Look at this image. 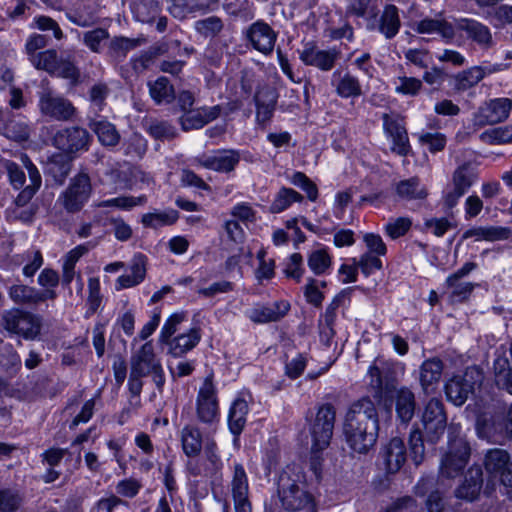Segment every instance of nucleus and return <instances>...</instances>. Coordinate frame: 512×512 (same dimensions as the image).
<instances>
[{
	"mask_svg": "<svg viewBox=\"0 0 512 512\" xmlns=\"http://www.w3.org/2000/svg\"><path fill=\"white\" fill-rule=\"evenodd\" d=\"M379 421L371 399L363 397L354 402L346 415L344 434L350 448L357 453H367L377 441Z\"/></svg>",
	"mask_w": 512,
	"mask_h": 512,
	"instance_id": "f257e3e1",
	"label": "nucleus"
},
{
	"mask_svg": "<svg viewBox=\"0 0 512 512\" xmlns=\"http://www.w3.org/2000/svg\"><path fill=\"white\" fill-rule=\"evenodd\" d=\"M302 475L294 466H286L277 478V497L288 512H317L313 496L305 489Z\"/></svg>",
	"mask_w": 512,
	"mask_h": 512,
	"instance_id": "f03ea898",
	"label": "nucleus"
},
{
	"mask_svg": "<svg viewBox=\"0 0 512 512\" xmlns=\"http://www.w3.org/2000/svg\"><path fill=\"white\" fill-rule=\"evenodd\" d=\"M33 66L44 70L52 76L63 78L71 85H76L80 79V70L75 65L71 55H58L53 49L39 52L33 57Z\"/></svg>",
	"mask_w": 512,
	"mask_h": 512,
	"instance_id": "7ed1b4c3",
	"label": "nucleus"
},
{
	"mask_svg": "<svg viewBox=\"0 0 512 512\" xmlns=\"http://www.w3.org/2000/svg\"><path fill=\"white\" fill-rule=\"evenodd\" d=\"M335 419L336 410L331 403H325L318 407L309 427L313 452L323 451L329 446L333 436Z\"/></svg>",
	"mask_w": 512,
	"mask_h": 512,
	"instance_id": "20e7f679",
	"label": "nucleus"
},
{
	"mask_svg": "<svg viewBox=\"0 0 512 512\" xmlns=\"http://www.w3.org/2000/svg\"><path fill=\"white\" fill-rule=\"evenodd\" d=\"M92 184L88 173L79 172L71 178L68 187L60 194L58 203L67 213H77L82 210L91 197Z\"/></svg>",
	"mask_w": 512,
	"mask_h": 512,
	"instance_id": "39448f33",
	"label": "nucleus"
},
{
	"mask_svg": "<svg viewBox=\"0 0 512 512\" xmlns=\"http://www.w3.org/2000/svg\"><path fill=\"white\" fill-rule=\"evenodd\" d=\"M0 326L26 340H35L41 331L40 320L33 314L19 309L4 311L0 316Z\"/></svg>",
	"mask_w": 512,
	"mask_h": 512,
	"instance_id": "423d86ee",
	"label": "nucleus"
},
{
	"mask_svg": "<svg viewBox=\"0 0 512 512\" xmlns=\"http://www.w3.org/2000/svg\"><path fill=\"white\" fill-rule=\"evenodd\" d=\"M449 431L448 451L441 460L440 473L447 478H454L465 468L469 456L468 442L460 436H452Z\"/></svg>",
	"mask_w": 512,
	"mask_h": 512,
	"instance_id": "0eeeda50",
	"label": "nucleus"
},
{
	"mask_svg": "<svg viewBox=\"0 0 512 512\" xmlns=\"http://www.w3.org/2000/svg\"><path fill=\"white\" fill-rule=\"evenodd\" d=\"M91 142L92 136L88 130L80 126L61 128L52 137L53 146L71 156L88 151Z\"/></svg>",
	"mask_w": 512,
	"mask_h": 512,
	"instance_id": "6e6552de",
	"label": "nucleus"
},
{
	"mask_svg": "<svg viewBox=\"0 0 512 512\" xmlns=\"http://www.w3.org/2000/svg\"><path fill=\"white\" fill-rule=\"evenodd\" d=\"M483 375L477 368H467L463 375L454 376L445 385L447 400L456 406L463 405L476 386L482 383Z\"/></svg>",
	"mask_w": 512,
	"mask_h": 512,
	"instance_id": "1a4fd4ad",
	"label": "nucleus"
},
{
	"mask_svg": "<svg viewBox=\"0 0 512 512\" xmlns=\"http://www.w3.org/2000/svg\"><path fill=\"white\" fill-rule=\"evenodd\" d=\"M39 109L42 115L61 122L73 120L77 113L76 107L69 99L50 90L40 94Z\"/></svg>",
	"mask_w": 512,
	"mask_h": 512,
	"instance_id": "9d476101",
	"label": "nucleus"
},
{
	"mask_svg": "<svg viewBox=\"0 0 512 512\" xmlns=\"http://www.w3.org/2000/svg\"><path fill=\"white\" fill-rule=\"evenodd\" d=\"M197 419L211 425L219 419V405L217 390L213 384L212 376H207L200 387L196 398Z\"/></svg>",
	"mask_w": 512,
	"mask_h": 512,
	"instance_id": "9b49d317",
	"label": "nucleus"
},
{
	"mask_svg": "<svg viewBox=\"0 0 512 512\" xmlns=\"http://www.w3.org/2000/svg\"><path fill=\"white\" fill-rule=\"evenodd\" d=\"M421 420L427 440L435 443L444 433L447 425L442 401L436 398L431 399L424 408Z\"/></svg>",
	"mask_w": 512,
	"mask_h": 512,
	"instance_id": "f8f14e48",
	"label": "nucleus"
},
{
	"mask_svg": "<svg viewBox=\"0 0 512 512\" xmlns=\"http://www.w3.org/2000/svg\"><path fill=\"white\" fill-rule=\"evenodd\" d=\"M370 386L374 390V396L381 399L390 393L394 388V367L383 359L376 358L369 367Z\"/></svg>",
	"mask_w": 512,
	"mask_h": 512,
	"instance_id": "ddd939ff",
	"label": "nucleus"
},
{
	"mask_svg": "<svg viewBox=\"0 0 512 512\" xmlns=\"http://www.w3.org/2000/svg\"><path fill=\"white\" fill-rule=\"evenodd\" d=\"M485 469L498 477L506 487H512V460L509 453L500 448L488 450L485 455Z\"/></svg>",
	"mask_w": 512,
	"mask_h": 512,
	"instance_id": "4468645a",
	"label": "nucleus"
},
{
	"mask_svg": "<svg viewBox=\"0 0 512 512\" xmlns=\"http://www.w3.org/2000/svg\"><path fill=\"white\" fill-rule=\"evenodd\" d=\"M230 488L236 512H252V506L248 497V476L241 463L235 462L232 466Z\"/></svg>",
	"mask_w": 512,
	"mask_h": 512,
	"instance_id": "2eb2a0df",
	"label": "nucleus"
},
{
	"mask_svg": "<svg viewBox=\"0 0 512 512\" xmlns=\"http://www.w3.org/2000/svg\"><path fill=\"white\" fill-rule=\"evenodd\" d=\"M194 162L206 169L220 173H229L240 162V153L233 149L215 150L211 154H203L196 157Z\"/></svg>",
	"mask_w": 512,
	"mask_h": 512,
	"instance_id": "dca6fc26",
	"label": "nucleus"
},
{
	"mask_svg": "<svg viewBox=\"0 0 512 512\" xmlns=\"http://www.w3.org/2000/svg\"><path fill=\"white\" fill-rule=\"evenodd\" d=\"M382 120L384 131L393 142L391 150L400 156L408 155L410 144L403 119L399 115L385 113Z\"/></svg>",
	"mask_w": 512,
	"mask_h": 512,
	"instance_id": "f3484780",
	"label": "nucleus"
},
{
	"mask_svg": "<svg viewBox=\"0 0 512 512\" xmlns=\"http://www.w3.org/2000/svg\"><path fill=\"white\" fill-rule=\"evenodd\" d=\"M245 35L253 48L259 52L269 54L273 51L277 34L267 23L263 21L253 23Z\"/></svg>",
	"mask_w": 512,
	"mask_h": 512,
	"instance_id": "a211bd4d",
	"label": "nucleus"
},
{
	"mask_svg": "<svg viewBox=\"0 0 512 512\" xmlns=\"http://www.w3.org/2000/svg\"><path fill=\"white\" fill-rule=\"evenodd\" d=\"M457 28L464 31L467 39L477 44L482 50H488L495 45L490 28L477 20L462 18L457 22Z\"/></svg>",
	"mask_w": 512,
	"mask_h": 512,
	"instance_id": "6ab92c4d",
	"label": "nucleus"
},
{
	"mask_svg": "<svg viewBox=\"0 0 512 512\" xmlns=\"http://www.w3.org/2000/svg\"><path fill=\"white\" fill-rule=\"evenodd\" d=\"M401 27V20L399 16V9L393 4H388L378 20H373L367 24L369 30L377 29L386 39H393L399 32Z\"/></svg>",
	"mask_w": 512,
	"mask_h": 512,
	"instance_id": "aec40b11",
	"label": "nucleus"
},
{
	"mask_svg": "<svg viewBox=\"0 0 512 512\" xmlns=\"http://www.w3.org/2000/svg\"><path fill=\"white\" fill-rule=\"evenodd\" d=\"M387 473L398 472L406 461V448L404 442L399 437L392 438L381 450Z\"/></svg>",
	"mask_w": 512,
	"mask_h": 512,
	"instance_id": "412c9836",
	"label": "nucleus"
},
{
	"mask_svg": "<svg viewBox=\"0 0 512 512\" xmlns=\"http://www.w3.org/2000/svg\"><path fill=\"white\" fill-rule=\"evenodd\" d=\"M339 58V52L335 49L319 50L314 46L306 45L300 53V59L306 64L329 71L334 67Z\"/></svg>",
	"mask_w": 512,
	"mask_h": 512,
	"instance_id": "4be33fe9",
	"label": "nucleus"
},
{
	"mask_svg": "<svg viewBox=\"0 0 512 512\" xmlns=\"http://www.w3.org/2000/svg\"><path fill=\"white\" fill-rule=\"evenodd\" d=\"M290 309L285 301L274 302L270 306L259 305L246 311V316L254 323L275 322L283 318Z\"/></svg>",
	"mask_w": 512,
	"mask_h": 512,
	"instance_id": "5701e85b",
	"label": "nucleus"
},
{
	"mask_svg": "<svg viewBox=\"0 0 512 512\" xmlns=\"http://www.w3.org/2000/svg\"><path fill=\"white\" fill-rule=\"evenodd\" d=\"M277 98V92L268 86L262 87L256 92L254 101L256 104V120L259 124L264 125L270 121L275 110Z\"/></svg>",
	"mask_w": 512,
	"mask_h": 512,
	"instance_id": "b1692460",
	"label": "nucleus"
},
{
	"mask_svg": "<svg viewBox=\"0 0 512 512\" xmlns=\"http://www.w3.org/2000/svg\"><path fill=\"white\" fill-rule=\"evenodd\" d=\"M444 364L434 357L425 360L420 367V384L425 394L434 393L441 379Z\"/></svg>",
	"mask_w": 512,
	"mask_h": 512,
	"instance_id": "393cba45",
	"label": "nucleus"
},
{
	"mask_svg": "<svg viewBox=\"0 0 512 512\" xmlns=\"http://www.w3.org/2000/svg\"><path fill=\"white\" fill-rule=\"evenodd\" d=\"M331 84L341 98H357L363 94L359 79L350 72L342 73L339 70L333 72Z\"/></svg>",
	"mask_w": 512,
	"mask_h": 512,
	"instance_id": "a878e982",
	"label": "nucleus"
},
{
	"mask_svg": "<svg viewBox=\"0 0 512 512\" xmlns=\"http://www.w3.org/2000/svg\"><path fill=\"white\" fill-rule=\"evenodd\" d=\"M160 365L154 353V347L151 341L143 344L137 353L131 357V370L134 371L135 374L147 376Z\"/></svg>",
	"mask_w": 512,
	"mask_h": 512,
	"instance_id": "bb28decb",
	"label": "nucleus"
},
{
	"mask_svg": "<svg viewBox=\"0 0 512 512\" xmlns=\"http://www.w3.org/2000/svg\"><path fill=\"white\" fill-rule=\"evenodd\" d=\"M22 161L28 172L29 184L22 189L14 201L18 208L26 206L42 184L41 174L32 161L27 156L22 157Z\"/></svg>",
	"mask_w": 512,
	"mask_h": 512,
	"instance_id": "cd10ccee",
	"label": "nucleus"
},
{
	"mask_svg": "<svg viewBox=\"0 0 512 512\" xmlns=\"http://www.w3.org/2000/svg\"><path fill=\"white\" fill-rule=\"evenodd\" d=\"M512 109V100L509 98L492 99L481 108V117L486 124H497L505 121Z\"/></svg>",
	"mask_w": 512,
	"mask_h": 512,
	"instance_id": "c85d7f7f",
	"label": "nucleus"
},
{
	"mask_svg": "<svg viewBox=\"0 0 512 512\" xmlns=\"http://www.w3.org/2000/svg\"><path fill=\"white\" fill-rule=\"evenodd\" d=\"M219 106L209 109L188 110L180 117L182 129L189 131L192 129H200L210 121L219 116Z\"/></svg>",
	"mask_w": 512,
	"mask_h": 512,
	"instance_id": "c756f323",
	"label": "nucleus"
},
{
	"mask_svg": "<svg viewBox=\"0 0 512 512\" xmlns=\"http://www.w3.org/2000/svg\"><path fill=\"white\" fill-rule=\"evenodd\" d=\"M483 484L481 467H471L465 475L464 482L456 489V496L461 499L473 501L479 495Z\"/></svg>",
	"mask_w": 512,
	"mask_h": 512,
	"instance_id": "7c9ffc66",
	"label": "nucleus"
},
{
	"mask_svg": "<svg viewBox=\"0 0 512 512\" xmlns=\"http://www.w3.org/2000/svg\"><path fill=\"white\" fill-rule=\"evenodd\" d=\"M501 64L496 65L493 68L486 69L481 66H474L469 69L463 70L455 76L454 87L458 91H466L475 85H477L486 74H490L495 71H500Z\"/></svg>",
	"mask_w": 512,
	"mask_h": 512,
	"instance_id": "2f4dec72",
	"label": "nucleus"
},
{
	"mask_svg": "<svg viewBox=\"0 0 512 512\" xmlns=\"http://www.w3.org/2000/svg\"><path fill=\"white\" fill-rule=\"evenodd\" d=\"M89 128L97 135L99 142L105 147H115L119 144L121 136L116 126L105 119H91Z\"/></svg>",
	"mask_w": 512,
	"mask_h": 512,
	"instance_id": "473e14b6",
	"label": "nucleus"
},
{
	"mask_svg": "<svg viewBox=\"0 0 512 512\" xmlns=\"http://www.w3.org/2000/svg\"><path fill=\"white\" fill-rule=\"evenodd\" d=\"M414 30L420 34L437 33L446 40H452L455 37L454 26L441 18H425L417 22Z\"/></svg>",
	"mask_w": 512,
	"mask_h": 512,
	"instance_id": "72a5a7b5",
	"label": "nucleus"
},
{
	"mask_svg": "<svg viewBox=\"0 0 512 512\" xmlns=\"http://www.w3.org/2000/svg\"><path fill=\"white\" fill-rule=\"evenodd\" d=\"M200 339V330L192 328L187 333H182L168 342L169 353L173 357H182L192 350L199 343Z\"/></svg>",
	"mask_w": 512,
	"mask_h": 512,
	"instance_id": "f704fd0d",
	"label": "nucleus"
},
{
	"mask_svg": "<svg viewBox=\"0 0 512 512\" xmlns=\"http://www.w3.org/2000/svg\"><path fill=\"white\" fill-rule=\"evenodd\" d=\"M249 411L248 403L241 398H237L231 404L228 414V426L231 433L238 439L246 425V417Z\"/></svg>",
	"mask_w": 512,
	"mask_h": 512,
	"instance_id": "c9c22d12",
	"label": "nucleus"
},
{
	"mask_svg": "<svg viewBox=\"0 0 512 512\" xmlns=\"http://www.w3.org/2000/svg\"><path fill=\"white\" fill-rule=\"evenodd\" d=\"M395 406L398 419L407 424L413 418L416 408L414 393L408 388H401L396 392Z\"/></svg>",
	"mask_w": 512,
	"mask_h": 512,
	"instance_id": "e433bc0d",
	"label": "nucleus"
},
{
	"mask_svg": "<svg viewBox=\"0 0 512 512\" xmlns=\"http://www.w3.org/2000/svg\"><path fill=\"white\" fill-rule=\"evenodd\" d=\"M397 196L403 200H422L428 195L427 189L418 177L401 180L395 185Z\"/></svg>",
	"mask_w": 512,
	"mask_h": 512,
	"instance_id": "4c0bfd02",
	"label": "nucleus"
},
{
	"mask_svg": "<svg viewBox=\"0 0 512 512\" xmlns=\"http://www.w3.org/2000/svg\"><path fill=\"white\" fill-rule=\"evenodd\" d=\"M148 88L151 98L158 105L170 104L176 98L173 85L164 76L157 78L155 81H149Z\"/></svg>",
	"mask_w": 512,
	"mask_h": 512,
	"instance_id": "58836bf2",
	"label": "nucleus"
},
{
	"mask_svg": "<svg viewBox=\"0 0 512 512\" xmlns=\"http://www.w3.org/2000/svg\"><path fill=\"white\" fill-rule=\"evenodd\" d=\"M183 452L188 457H197L202 450V434L198 427L186 425L181 430Z\"/></svg>",
	"mask_w": 512,
	"mask_h": 512,
	"instance_id": "ea45409f",
	"label": "nucleus"
},
{
	"mask_svg": "<svg viewBox=\"0 0 512 512\" xmlns=\"http://www.w3.org/2000/svg\"><path fill=\"white\" fill-rule=\"evenodd\" d=\"M212 0H171L170 14L177 19H184L190 13L205 11L210 7Z\"/></svg>",
	"mask_w": 512,
	"mask_h": 512,
	"instance_id": "a19ab883",
	"label": "nucleus"
},
{
	"mask_svg": "<svg viewBox=\"0 0 512 512\" xmlns=\"http://www.w3.org/2000/svg\"><path fill=\"white\" fill-rule=\"evenodd\" d=\"M71 170V161L64 153L54 154L46 163L45 172L52 176L54 181L62 184Z\"/></svg>",
	"mask_w": 512,
	"mask_h": 512,
	"instance_id": "79ce46f5",
	"label": "nucleus"
},
{
	"mask_svg": "<svg viewBox=\"0 0 512 512\" xmlns=\"http://www.w3.org/2000/svg\"><path fill=\"white\" fill-rule=\"evenodd\" d=\"M478 179V170L472 163H463L452 174L451 183L467 192Z\"/></svg>",
	"mask_w": 512,
	"mask_h": 512,
	"instance_id": "37998d69",
	"label": "nucleus"
},
{
	"mask_svg": "<svg viewBox=\"0 0 512 512\" xmlns=\"http://www.w3.org/2000/svg\"><path fill=\"white\" fill-rule=\"evenodd\" d=\"M446 286L450 289V301L452 303H461L470 297L474 288L477 287L478 284L463 281V279H457L456 277H447Z\"/></svg>",
	"mask_w": 512,
	"mask_h": 512,
	"instance_id": "c03bdc74",
	"label": "nucleus"
},
{
	"mask_svg": "<svg viewBox=\"0 0 512 512\" xmlns=\"http://www.w3.org/2000/svg\"><path fill=\"white\" fill-rule=\"evenodd\" d=\"M0 134L8 139L21 142L29 138V128L25 122L11 118L7 112Z\"/></svg>",
	"mask_w": 512,
	"mask_h": 512,
	"instance_id": "a18cd8bd",
	"label": "nucleus"
},
{
	"mask_svg": "<svg viewBox=\"0 0 512 512\" xmlns=\"http://www.w3.org/2000/svg\"><path fill=\"white\" fill-rule=\"evenodd\" d=\"M347 13L372 22L379 14L378 0H352Z\"/></svg>",
	"mask_w": 512,
	"mask_h": 512,
	"instance_id": "49530a36",
	"label": "nucleus"
},
{
	"mask_svg": "<svg viewBox=\"0 0 512 512\" xmlns=\"http://www.w3.org/2000/svg\"><path fill=\"white\" fill-rule=\"evenodd\" d=\"M179 218L178 211L168 209L163 212L147 213L142 216L141 222L145 227L157 229L174 224Z\"/></svg>",
	"mask_w": 512,
	"mask_h": 512,
	"instance_id": "de8ad7c7",
	"label": "nucleus"
},
{
	"mask_svg": "<svg viewBox=\"0 0 512 512\" xmlns=\"http://www.w3.org/2000/svg\"><path fill=\"white\" fill-rule=\"evenodd\" d=\"M133 12L138 21L152 23L157 19L160 8L155 0H139L134 3Z\"/></svg>",
	"mask_w": 512,
	"mask_h": 512,
	"instance_id": "09e8293b",
	"label": "nucleus"
},
{
	"mask_svg": "<svg viewBox=\"0 0 512 512\" xmlns=\"http://www.w3.org/2000/svg\"><path fill=\"white\" fill-rule=\"evenodd\" d=\"M303 196L297 191L283 187L276 194L269 210L271 213H280L287 209L294 202H301Z\"/></svg>",
	"mask_w": 512,
	"mask_h": 512,
	"instance_id": "8fccbe9b",
	"label": "nucleus"
},
{
	"mask_svg": "<svg viewBox=\"0 0 512 512\" xmlns=\"http://www.w3.org/2000/svg\"><path fill=\"white\" fill-rule=\"evenodd\" d=\"M139 38L114 37L109 43V53L114 58H124L130 50L140 46Z\"/></svg>",
	"mask_w": 512,
	"mask_h": 512,
	"instance_id": "3c124183",
	"label": "nucleus"
},
{
	"mask_svg": "<svg viewBox=\"0 0 512 512\" xmlns=\"http://www.w3.org/2000/svg\"><path fill=\"white\" fill-rule=\"evenodd\" d=\"M37 289L23 284L10 287L9 296L18 304L36 305Z\"/></svg>",
	"mask_w": 512,
	"mask_h": 512,
	"instance_id": "603ef678",
	"label": "nucleus"
},
{
	"mask_svg": "<svg viewBox=\"0 0 512 512\" xmlns=\"http://www.w3.org/2000/svg\"><path fill=\"white\" fill-rule=\"evenodd\" d=\"M223 21L217 16H210L195 22V30L202 36L215 37L223 29Z\"/></svg>",
	"mask_w": 512,
	"mask_h": 512,
	"instance_id": "864d4df0",
	"label": "nucleus"
},
{
	"mask_svg": "<svg viewBox=\"0 0 512 512\" xmlns=\"http://www.w3.org/2000/svg\"><path fill=\"white\" fill-rule=\"evenodd\" d=\"M124 154L130 158H142L147 151V141L134 133L123 143Z\"/></svg>",
	"mask_w": 512,
	"mask_h": 512,
	"instance_id": "5fc2aeb1",
	"label": "nucleus"
},
{
	"mask_svg": "<svg viewBox=\"0 0 512 512\" xmlns=\"http://www.w3.org/2000/svg\"><path fill=\"white\" fill-rule=\"evenodd\" d=\"M148 132L152 137L160 140H171L177 135V131L172 124L159 120L150 122Z\"/></svg>",
	"mask_w": 512,
	"mask_h": 512,
	"instance_id": "6e6d98bb",
	"label": "nucleus"
},
{
	"mask_svg": "<svg viewBox=\"0 0 512 512\" xmlns=\"http://www.w3.org/2000/svg\"><path fill=\"white\" fill-rule=\"evenodd\" d=\"M331 265V258L325 250H315L308 256V266L316 275H322Z\"/></svg>",
	"mask_w": 512,
	"mask_h": 512,
	"instance_id": "4d7b16f0",
	"label": "nucleus"
},
{
	"mask_svg": "<svg viewBox=\"0 0 512 512\" xmlns=\"http://www.w3.org/2000/svg\"><path fill=\"white\" fill-rule=\"evenodd\" d=\"M419 142L422 145L427 146L431 153H437L445 148L447 139L442 133L427 132L419 135Z\"/></svg>",
	"mask_w": 512,
	"mask_h": 512,
	"instance_id": "13d9d810",
	"label": "nucleus"
},
{
	"mask_svg": "<svg viewBox=\"0 0 512 512\" xmlns=\"http://www.w3.org/2000/svg\"><path fill=\"white\" fill-rule=\"evenodd\" d=\"M303 268V257L300 253H293L287 261L284 274L288 278L294 279L296 282H300L304 274Z\"/></svg>",
	"mask_w": 512,
	"mask_h": 512,
	"instance_id": "bf43d9fd",
	"label": "nucleus"
},
{
	"mask_svg": "<svg viewBox=\"0 0 512 512\" xmlns=\"http://www.w3.org/2000/svg\"><path fill=\"white\" fill-rule=\"evenodd\" d=\"M410 451L415 464H419L424 456V442L422 432L416 428L410 432L409 436Z\"/></svg>",
	"mask_w": 512,
	"mask_h": 512,
	"instance_id": "052dcab7",
	"label": "nucleus"
},
{
	"mask_svg": "<svg viewBox=\"0 0 512 512\" xmlns=\"http://www.w3.org/2000/svg\"><path fill=\"white\" fill-rule=\"evenodd\" d=\"M186 463L188 473L193 477H210L213 474V469L206 463L204 459L189 457Z\"/></svg>",
	"mask_w": 512,
	"mask_h": 512,
	"instance_id": "680f3d73",
	"label": "nucleus"
},
{
	"mask_svg": "<svg viewBox=\"0 0 512 512\" xmlns=\"http://www.w3.org/2000/svg\"><path fill=\"white\" fill-rule=\"evenodd\" d=\"M4 167L7 171L9 181L14 189L24 188L26 175L23 169L13 161H6Z\"/></svg>",
	"mask_w": 512,
	"mask_h": 512,
	"instance_id": "e2e57ef3",
	"label": "nucleus"
},
{
	"mask_svg": "<svg viewBox=\"0 0 512 512\" xmlns=\"http://www.w3.org/2000/svg\"><path fill=\"white\" fill-rule=\"evenodd\" d=\"M21 498L16 491L11 489L0 490V511L14 512L20 505Z\"/></svg>",
	"mask_w": 512,
	"mask_h": 512,
	"instance_id": "0e129e2a",
	"label": "nucleus"
},
{
	"mask_svg": "<svg viewBox=\"0 0 512 512\" xmlns=\"http://www.w3.org/2000/svg\"><path fill=\"white\" fill-rule=\"evenodd\" d=\"M141 483L133 478H127L119 481L115 487L119 496L126 498H134L140 491Z\"/></svg>",
	"mask_w": 512,
	"mask_h": 512,
	"instance_id": "69168bd1",
	"label": "nucleus"
},
{
	"mask_svg": "<svg viewBox=\"0 0 512 512\" xmlns=\"http://www.w3.org/2000/svg\"><path fill=\"white\" fill-rule=\"evenodd\" d=\"M109 34L107 30L102 28H96L94 30L88 31L84 34L83 41L87 47H89L93 52L100 51L101 42L108 39Z\"/></svg>",
	"mask_w": 512,
	"mask_h": 512,
	"instance_id": "338daca9",
	"label": "nucleus"
},
{
	"mask_svg": "<svg viewBox=\"0 0 512 512\" xmlns=\"http://www.w3.org/2000/svg\"><path fill=\"white\" fill-rule=\"evenodd\" d=\"M122 504H127L117 495H111L106 498L99 499L91 508L90 512H114V509Z\"/></svg>",
	"mask_w": 512,
	"mask_h": 512,
	"instance_id": "774afa93",
	"label": "nucleus"
}]
</instances>
